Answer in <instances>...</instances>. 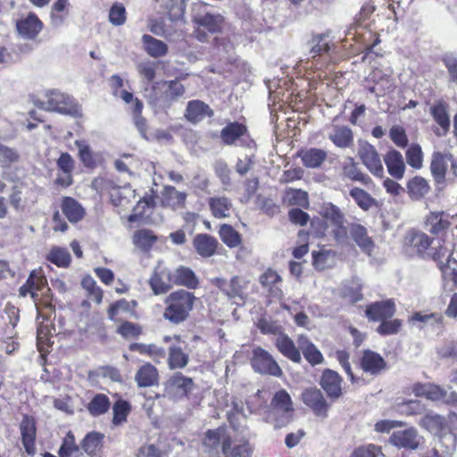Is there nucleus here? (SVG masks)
<instances>
[{"instance_id": "24", "label": "nucleus", "mask_w": 457, "mask_h": 457, "mask_svg": "<svg viewBox=\"0 0 457 457\" xmlns=\"http://www.w3.org/2000/svg\"><path fill=\"white\" fill-rule=\"evenodd\" d=\"M162 202L165 206L172 210H179L185 207L187 193L177 190L172 186H165L162 193Z\"/></svg>"}, {"instance_id": "56", "label": "nucleus", "mask_w": 457, "mask_h": 457, "mask_svg": "<svg viewBox=\"0 0 457 457\" xmlns=\"http://www.w3.org/2000/svg\"><path fill=\"white\" fill-rule=\"evenodd\" d=\"M228 420L234 429L240 428L239 415L245 418L243 402L233 398L231 401V408L227 411Z\"/></svg>"}, {"instance_id": "46", "label": "nucleus", "mask_w": 457, "mask_h": 457, "mask_svg": "<svg viewBox=\"0 0 457 457\" xmlns=\"http://www.w3.org/2000/svg\"><path fill=\"white\" fill-rule=\"evenodd\" d=\"M37 346L43 355L47 351L50 344V327L51 322L47 319H44L41 322H37Z\"/></svg>"}, {"instance_id": "55", "label": "nucleus", "mask_w": 457, "mask_h": 457, "mask_svg": "<svg viewBox=\"0 0 457 457\" xmlns=\"http://www.w3.org/2000/svg\"><path fill=\"white\" fill-rule=\"evenodd\" d=\"M110 407V402L105 395H96L88 403L87 410L94 415L98 416L105 413Z\"/></svg>"}, {"instance_id": "54", "label": "nucleus", "mask_w": 457, "mask_h": 457, "mask_svg": "<svg viewBox=\"0 0 457 457\" xmlns=\"http://www.w3.org/2000/svg\"><path fill=\"white\" fill-rule=\"evenodd\" d=\"M131 351H136L140 353H145L154 360H159L165 356V350L162 347H159L154 344L144 345L134 343L129 345Z\"/></svg>"}, {"instance_id": "26", "label": "nucleus", "mask_w": 457, "mask_h": 457, "mask_svg": "<svg viewBox=\"0 0 457 457\" xmlns=\"http://www.w3.org/2000/svg\"><path fill=\"white\" fill-rule=\"evenodd\" d=\"M193 245L199 255L207 258L214 254L218 246V241L208 234H198L194 238Z\"/></svg>"}, {"instance_id": "5", "label": "nucleus", "mask_w": 457, "mask_h": 457, "mask_svg": "<svg viewBox=\"0 0 457 457\" xmlns=\"http://www.w3.org/2000/svg\"><path fill=\"white\" fill-rule=\"evenodd\" d=\"M389 443L397 448L415 451L423 445L424 437L420 435L416 428L410 427L405 429L394 431L389 437Z\"/></svg>"}, {"instance_id": "35", "label": "nucleus", "mask_w": 457, "mask_h": 457, "mask_svg": "<svg viewBox=\"0 0 457 457\" xmlns=\"http://www.w3.org/2000/svg\"><path fill=\"white\" fill-rule=\"evenodd\" d=\"M328 138L339 148L350 147L353 143V131L346 126H335Z\"/></svg>"}, {"instance_id": "64", "label": "nucleus", "mask_w": 457, "mask_h": 457, "mask_svg": "<svg viewBox=\"0 0 457 457\" xmlns=\"http://www.w3.org/2000/svg\"><path fill=\"white\" fill-rule=\"evenodd\" d=\"M117 331L125 338H135L142 333V329L139 325L129 321L123 322L118 328Z\"/></svg>"}, {"instance_id": "27", "label": "nucleus", "mask_w": 457, "mask_h": 457, "mask_svg": "<svg viewBox=\"0 0 457 457\" xmlns=\"http://www.w3.org/2000/svg\"><path fill=\"white\" fill-rule=\"evenodd\" d=\"M452 158L453 156L450 154H442L440 152H435L433 154L430 169L437 183H441L445 180L447 163L448 162H452Z\"/></svg>"}, {"instance_id": "47", "label": "nucleus", "mask_w": 457, "mask_h": 457, "mask_svg": "<svg viewBox=\"0 0 457 457\" xmlns=\"http://www.w3.org/2000/svg\"><path fill=\"white\" fill-rule=\"evenodd\" d=\"M58 453L60 457H84L83 453L80 452L75 442V437L71 431L68 432L63 438Z\"/></svg>"}, {"instance_id": "43", "label": "nucleus", "mask_w": 457, "mask_h": 457, "mask_svg": "<svg viewBox=\"0 0 457 457\" xmlns=\"http://www.w3.org/2000/svg\"><path fill=\"white\" fill-rule=\"evenodd\" d=\"M419 425L430 433L437 434L444 429L445 420L441 415L430 411L420 420Z\"/></svg>"}, {"instance_id": "23", "label": "nucleus", "mask_w": 457, "mask_h": 457, "mask_svg": "<svg viewBox=\"0 0 457 457\" xmlns=\"http://www.w3.org/2000/svg\"><path fill=\"white\" fill-rule=\"evenodd\" d=\"M213 114L212 109L200 100L188 102L185 117L193 123L203 120L205 117H211Z\"/></svg>"}, {"instance_id": "32", "label": "nucleus", "mask_w": 457, "mask_h": 457, "mask_svg": "<svg viewBox=\"0 0 457 457\" xmlns=\"http://www.w3.org/2000/svg\"><path fill=\"white\" fill-rule=\"evenodd\" d=\"M342 176L353 181H358L363 185H370L372 182L370 177L363 173L353 158H348L342 166Z\"/></svg>"}, {"instance_id": "38", "label": "nucleus", "mask_w": 457, "mask_h": 457, "mask_svg": "<svg viewBox=\"0 0 457 457\" xmlns=\"http://www.w3.org/2000/svg\"><path fill=\"white\" fill-rule=\"evenodd\" d=\"M312 264L318 270L332 268L336 264V252L328 249L313 251Z\"/></svg>"}, {"instance_id": "7", "label": "nucleus", "mask_w": 457, "mask_h": 457, "mask_svg": "<svg viewBox=\"0 0 457 457\" xmlns=\"http://www.w3.org/2000/svg\"><path fill=\"white\" fill-rule=\"evenodd\" d=\"M212 283L229 299L239 298L244 301L246 297L245 289L249 281L243 277L234 276L229 281L221 278H215Z\"/></svg>"}, {"instance_id": "16", "label": "nucleus", "mask_w": 457, "mask_h": 457, "mask_svg": "<svg viewBox=\"0 0 457 457\" xmlns=\"http://www.w3.org/2000/svg\"><path fill=\"white\" fill-rule=\"evenodd\" d=\"M387 172L395 179H402L405 173V163L402 154L395 149L389 150L384 156Z\"/></svg>"}, {"instance_id": "33", "label": "nucleus", "mask_w": 457, "mask_h": 457, "mask_svg": "<svg viewBox=\"0 0 457 457\" xmlns=\"http://www.w3.org/2000/svg\"><path fill=\"white\" fill-rule=\"evenodd\" d=\"M104 435L99 432L88 433L81 443L83 451L89 457H101Z\"/></svg>"}, {"instance_id": "28", "label": "nucleus", "mask_w": 457, "mask_h": 457, "mask_svg": "<svg viewBox=\"0 0 457 457\" xmlns=\"http://www.w3.org/2000/svg\"><path fill=\"white\" fill-rule=\"evenodd\" d=\"M361 367L363 371L375 375L385 369L386 361L380 354L373 351L367 350L363 353L361 359Z\"/></svg>"}, {"instance_id": "10", "label": "nucleus", "mask_w": 457, "mask_h": 457, "mask_svg": "<svg viewBox=\"0 0 457 457\" xmlns=\"http://www.w3.org/2000/svg\"><path fill=\"white\" fill-rule=\"evenodd\" d=\"M453 218L444 211H431L424 218V227L432 235H443L452 226Z\"/></svg>"}, {"instance_id": "4", "label": "nucleus", "mask_w": 457, "mask_h": 457, "mask_svg": "<svg viewBox=\"0 0 457 457\" xmlns=\"http://www.w3.org/2000/svg\"><path fill=\"white\" fill-rule=\"evenodd\" d=\"M195 386L191 378L184 376L180 372H177L170 376L164 383V397L172 401H179L188 397Z\"/></svg>"}, {"instance_id": "3", "label": "nucleus", "mask_w": 457, "mask_h": 457, "mask_svg": "<svg viewBox=\"0 0 457 457\" xmlns=\"http://www.w3.org/2000/svg\"><path fill=\"white\" fill-rule=\"evenodd\" d=\"M193 21L198 26L195 30L196 38L204 42L207 40V35L204 32V29L210 33L220 32L224 19L219 13L206 11V6L199 4H195L193 9Z\"/></svg>"}, {"instance_id": "36", "label": "nucleus", "mask_w": 457, "mask_h": 457, "mask_svg": "<svg viewBox=\"0 0 457 457\" xmlns=\"http://www.w3.org/2000/svg\"><path fill=\"white\" fill-rule=\"evenodd\" d=\"M282 278L278 272L270 269L267 270L259 278L262 286L275 297H280L282 295V290L278 286Z\"/></svg>"}, {"instance_id": "6", "label": "nucleus", "mask_w": 457, "mask_h": 457, "mask_svg": "<svg viewBox=\"0 0 457 457\" xmlns=\"http://www.w3.org/2000/svg\"><path fill=\"white\" fill-rule=\"evenodd\" d=\"M412 391L416 396H425L431 401H441L445 403H457V394L447 392L445 388L434 384H415Z\"/></svg>"}, {"instance_id": "2", "label": "nucleus", "mask_w": 457, "mask_h": 457, "mask_svg": "<svg viewBox=\"0 0 457 457\" xmlns=\"http://www.w3.org/2000/svg\"><path fill=\"white\" fill-rule=\"evenodd\" d=\"M195 296L186 290L170 294L165 300L166 308L163 317L174 324L184 321L192 310Z\"/></svg>"}, {"instance_id": "17", "label": "nucleus", "mask_w": 457, "mask_h": 457, "mask_svg": "<svg viewBox=\"0 0 457 457\" xmlns=\"http://www.w3.org/2000/svg\"><path fill=\"white\" fill-rule=\"evenodd\" d=\"M395 312V305L392 300L376 302L367 306L366 315L372 320H384L391 318Z\"/></svg>"}, {"instance_id": "61", "label": "nucleus", "mask_w": 457, "mask_h": 457, "mask_svg": "<svg viewBox=\"0 0 457 457\" xmlns=\"http://www.w3.org/2000/svg\"><path fill=\"white\" fill-rule=\"evenodd\" d=\"M452 81H457V54L452 52L445 53L442 57Z\"/></svg>"}, {"instance_id": "50", "label": "nucleus", "mask_w": 457, "mask_h": 457, "mask_svg": "<svg viewBox=\"0 0 457 457\" xmlns=\"http://www.w3.org/2000/svg\"><path fill=\"white\" fill-rule=\"evenodd\" d=\"M57 165L59 169L66 175L65 179H57V182L65 186L71 185V173L74 169V161L72 157L67 153H62L57 160Z\"/></svg>"}, {"instance_id": "45", "label": "nucleus", "mask_w": 457, "mask_h": 457, "mask_svg": "<svg viewBox=\"0 0 457 457\" xmlns=\"http://www.w3.org/2000/svg\"><path fill=\"white\" fill-rule=\"evenodd\" d=\"M135 197L134 190L130 187H115L111 191V198L114 205L127 209Z\"/></svg>"}, {"instance_id": "11", "label": "nucleus", "mask_w": 457, "mask_h": 457, "mask_svg": "<svg viewBox=\"0 0 457 457\" xmlns=\"http://www.w3.org/2000/svg\"><path fill=\"white\" fill-rule=\"evenodd\" d=\"M358 154L363 165L374 176L382 178L384 176V167L376 148L367 142L360 145Z\"/></svg>"}, {"instance_id": "51", "label": "nucleus", "mask_w": 457, "mask_h": 457, "mask_svg": "<svg viewBox=\"0 0 457 457\" xmlns=\"http://www.w3.org/2000/svg\"><path fill=\"white\" fill-rule=\"evenodd\" d=\"M246 131L245 126L239 123H230L220 132V137L227 145L233 144L237 139L243 136Z\"/></svg>"}, {"instance_id": "37", "label": "nucleus", "mask_w": 457, "mask_h": 457, "mask_svg": "<svg viewBox=\"0 0 457 457\" xmlns=\"http://www.w3.org/2000/svg\"><path fill=\"white\" fill-rule=\"evenodd\" d=\"M157 237L149 229H140L132 237L133 245L143 253L149 252L156 243Z\"/></svg>"}, {"instance_id": "14", "label": "nucleus", "mask_w": 457, "mask_h": 457, "mask_svg": "<svg viewBox=\"0 0 457 457\" xmlns=\"http://www.w3.org/2000/svg\"><path fill=\"white\" fill-rule=\"evenodd\" d=\"M430 114L438 125V127L434 129L435 134L437 137H445L450 129V117L447 104L442 101L435 103L430 107Z\"/></svg>"}, {"instance_id": "62", "label": "nucleus", "mask_w": 457, "mask_h": 457, "mask_svg": "<svg viewBox=\"0 0 457 457\" xmlns=\"http://www.w3.org/2000/svg\"><path fill=\"white\" fill-rule=\"evenodd\" d=\"M391 140L398 146L404 148L408 145V137L405 129L399 125L393 126L389 131Z\"/></svg>"}, {"instance_id": "63", "label": "nucleus", "mask_w": 457, "mask_h": 457, "mask_svg": "<svg viewBox=\"0 0 457 457\" xmlns=\"http://www.w3.org/2000/svg\"><path fill=\"white\" fill-rule=\"evenodd\" d=\"M110 22L115 26L122 25L126 21V12L123 4H114L109 12Z\"/></svg>"}, {"instance_id": "34", "label": "nucleus", "mask_w": 457, "mask_h": 457, "mask_svg": "<svg viewBox=\"0 0 457 457\" xmlns=\"http://www.w3.org/2000/svg\"><path fill=\"white\" fill-rule=\"evenodd\" d=\"M350 235L358 246L365 253H370L374 247V243L368 236L367 229L360 224H352L350 227Z\"/></svg>"}, {"instance_id": "21", "label": "nucleus", "mask_w": 457, "mask_h": 457, "mask_svg": "<svg viewBox=\"0 0 457 457\" xmlns=\"http://www.w3.org/2000/svg\"><path fill=\"white\" fill-rule=\"evenodd\" d=\"M224 457H251L253 447L247 440L232 443L231 438L223 443Z\"/></svg>"}, {"instance_id": "48", "label": "nucleus", "mask_w": 457, "mask_h": 457, "mask_svg": "<svg viewBox=\"0 0 457 457\" xmlns=\"http://www.w3.org/2000/svg\"><path fill=\"white\" fill-rule=\"evenodd\" d=\"M350 196L354 200L356 204L362 210L368 211L375 205V199L365 190L353 187L349 192Z\"/></svg>"}, {"instance_id": "29", "label": "nucleus", "mask_w": 457, "mask_h": 457, "mask_svg": "<svg viewBox=\"0 0 457 457\" xmlns=\"http://www.w3.org/2000/svg\"><path fill=\"white\" fill-rule=\"evenodd\" d=\"M159 372L157 369L150 364L145 363L139 368L135 375V381L139 387H149L158 383Z\"/></svg>"}, {"instance_id": "59", "label": "nucleus", "mask_w": 457, "mask_h": 457, "mask_svg": "<svg viewBox=\"0 0 457 457\" xmlns=\"http://www.w3.org/2000/svg\"><path fill=\"white\" fill-rule=\"evenodd\" d=\"M113 419L114 425H120L125 422L127 416L130 411V405L126 401L120 400L113 405Z\"/></svg>"}, {"instance_id": "58", "label": "nucleus", "mask_w": 457, "mask_h": 457, "mask_svg": "<svg viewBox=\"0 0 457 457\" xmlns=\"http://www.w3.org/2000/svg\"><path fill=\"white\" fill-rule=\"evenodd\" d=\"M272 404L281 411L287 412L293 410L291 397L285 390H280L275 394Z\"/></svg>"}, {"instance_id": "39", "label": "nucleus", "mask_w": 457, "mask_h": 457, "mask_svg": "<svg viewBox=\"0 0 457 457\" xmlns=\"http://www.w3.org/2000/svg\"><path fill=\"white\" fill-rule=\"evenodd\" d=\"M230 436L227 434V430L224 428H218L216 429L208 430L204 439V445L209 450H215L221 445L223 450V443Z\"/></svg>"}, {"instance_id": "20", "label": "nucleus", "mask_w": 457, "mask_h": 457, "mask_svg": "<svg viewBox=\"0 0 457 457\" xmlns=\"http://www.w3.org/2000/svg\"><path fill=\"white\" fill-rule=\"evenodd\" d=\"M211 212L216 219H225L233 212L232 201L226 196H213L208 199Z\"/></svg>"}, {"instance_id": "44", "label": "nucleus", "mask_w": 457, "mask_h": 457, "mask_svg": "<svg viewBox=\"0 0 457 457\" xmlns=\"http://www.w3.org/2000/svg\"><path fill=\"white\" fill-rule=\"evenodd\" d=\"M46 259L59 268H68L71 262V255L68 249L60 246H53Z\"/></svg>"}, {"instance_id": "19", "label": "nucleus", "mask_w": 457, "mask_h": 457, "mask_svg": "<svg viewBox=\"0 0 457 457\" xmlns=\"http://www.w3.org/2000/svg\"><path fill=\"white\" fill-rule=\"evenodd\" d=\"M430 237L421 231L411 230L404 237L403 244L405 247L412 249V252L421 253L425 252L431 245Z\"/></svg>"}, {"instance_id": "41", "label": "nucleus", "mask_w": 457, "mask_h": 457, "mask_svg": "<svg viewBox=\"0 0 457 457\" xmlns=\"http://www.w3.org/2000/svg\"><path fill=\"white\" fill-rule=\"evenodd\" d=\"M189 361V356L183 349L176 345H172L169 348L168 365L170 370L183 369Z\"/></svg>"}, {"instance_id": "13", "label": "nucleus", "mask_w": 457, "mask_h": 457, "mask_svg": "<svg viewBox=\"0 0 457 457\" xmlns=\"http://www.w3.org/2000/svg\"><path fill=\"white\" fill-rule=\"evenodd\" d=\"M324 217L333 226L331 233H333L334 237L337 241L344 240L346 237L347 229L345 226V216L340 209L332 204H328L325 207Z\"/></svg>"}, {"instance_id": "52", "label": "nucleus", "mask_w": 457, "mask_h": 457, "mask_svg": "<svg viewBox=\"0 0 457 457\" xmlns=\"http://www.w3.org/2000/svg\"><path fill=\"white\" fill-rule=\"evenodd\" d=\"M283 201L290 205L305 207L308 205V194L301 189L287 188L285 191Z\"/></svg>"}, {"instance_id": "60", "label": "nucleus", "mask_w": 457, "mask_h": 457, "mask_svg": "<svg viewBox=\"0 0 457 457\" xmlns=\"http://www.w3.org/2000/svg\"><path fill=\"white\" fill-rule=\"evenodd\" d=\"M311 53L313 56L321 55L330 49L331 42L325 35H316L312 39Z\"/></svg>"}, {"instance_id": "8", "label": "nucleus", "mask_w": 457, "mask_h": 457, "mask_svg": "<svg viewBox=\"0 0 457 457\" xmlns=\"http://www.w3.org/2000/svg\"><path fill=\"white\" fill-rule=\"evenodd\" d=\"M252 366L256 372L261 374H269L276 377H279L282 374V370L276 361L267 351L261 347L253 350Z\"/></svg>"}, {"instance_id": "30", "label": "nucleus", "mask_w": 457, "mask_h": 457, "mask_svg": "<svg viewBox=\"0 0 457 457\" xmlns=\"http://www.w3.org/2000/svg\"><path fill=\"white\" fill-rule=\"evenodd\" d=\"M276 346L284 356L292 361L297 363L301 361L300 349L295 345V343L288 336L279 334L276 339Z\"/></svg>"}, {"instance_id": "53", "label": "nucleus", "mask_w": 457, "mask_h": 457, "mask_svg": "<svg viewBox=\"0 0 457 457\" xmlns=\"http://www.w3.org/2000/svg\"><path fill=\"white\" fill-rule=\"evenodd\" d=\"M220 237L222 242L230 248L241 244V236L230 225L223 224L220 228Z\"/></svg>"}, {"instance_id": "57", "label": "nucleus", "mask_w": 457, "mask_h": 457, "mask_svg": "<svg viewBox=\"0 0 457 457\" xmlns=\"http://www.w3.org/2000/svg\"><path fill=\"white\" fill-rule=\"evenodd\" d=\"M407 163L414 169H420L423 162V153L420 145L412 144L406 151Z\"/></svg>"}, {"instance_id": "49", "label": "nucleus", "mask_w": 457, "mask_h": 457, "mask_svg": "<svg viewBox=\"0 0 457 457\" xmlns=\"http://www.w3.org/2000/svg\"><path fill=\"white\" fill-rule=\"evenodd\" d=\"M173 278L174 284L183 285L189 288H195L198 284V280L193 270L185 267L177 269Z\"/></svg>"}, {"instance_id": "9", "label": "nucleus", "mask_w": 457, "mask_h": 457, "mask_svg": "<svg viewBox=\"0 0 457 457\" xmlns=\"http://www.w3.org/2000/svg\"><path fill=\"white\" fill-rule=\"evenodd\" d=\"M165 87V91L162 99L153 96L152 93H147L145 89V96L149 98L151 104L162 107L170 106L174 101L179 100L185 94V87L178 80L163 81L162 83Z\"/></svg>"}, {"instance_id": "42", "label": "nucleus", "mask_w": 457, "mask_h": 457, "mask_svg": "<svg viewBox=\"0 0 457 457\" xmlns=\"http://www.w3.org/2000/svg\"><path fill=\"white\" fill-rule=\"evenodd\" d=\"M429 189L428 183L422 177L416 176L407 183L408 194L414 200L421 199L428 193Z\"/></svg>"}, {"instance_id": "18", "label": "nucleus", "mask_w": 457, "mask_h": 457, "mask_svg": "<svg viewBox=\"0 0 457 457\" xmlns=\"http://www.w3.org/2000/svg\"><path fill=\"white\" fill-rule=\"evenodd\" d=\"M341 382L342 379L338 373L331 370H324L320 378L321 387L327 393L328 396L331 398H337L341 395Z\"/></svg>"}, {"instance_id": "40", "label": "nucleus", "mask_w": 457, "mask_h": 457, "mask_svg": "<svg viewBox=\"0 0 457 457\" xmlns=\"http://www.w3.org/2000/svg\"><path fill=\"white\" fill-rule=\"evenodd\" d=\"M142 41L145 50L152 57L158 58L167 54V45L162 40L154 38L150 35H144Z\"/></svg>"}, {"instance_id": "1", "label": "nucleus", "mask_w": 457, "mask_h": 457, "mask_svg": "<svg viewBox=\"0 0 457 457\" xmlns=\"http://www.w3.org/2000/svg\"><path fill=\"white\" fill-rule=\"evenodd\" d=\"M33 104L45 111H54L73 117H81L82 107L71 96L62 92L52 90L43 96L33 98Z\"/></svg>"}, {"instance_id": "25", "label": "nucleus", "mask_w": 457, "mask_h": 457, "mask_svg": "<svg viewBox=\"0 0 457 457\" xmlns=\"http://www.w3.org/2000/svg\"><path fill=\"white\" fill-rule=\"evenodd\" d=\"M299 156L306 168L317 169L326 161L328 153L323 149L312 147L302 150Z\"/></svg>"}, {"instance_id": "31", "label": "nucleus", "mask_w": 457, "mask_h": 457, "mask_svg": "<svg viewBox=\"0 0 457 457\" xmlns=\"http://www.w3.org/2000/svg\"><path fill=\"white\" fill-rule=\"evenodd\" d=\"M298 348L303 352L306 361L312 365H317L323 362V355L320 351L309 341L307 337L300 336L297 339Z\"/></svg>"}, {"instance_id": "22", "label": "nucleus", "mask_w": 457, "mask_h": 457, "mask_svg": "<svg viewBox=\"0 0 457 457\" xmlns=\"http://www.w3.org/2000/svg\"><path fill=\"white\" fill-rule=\"evenodd\" d=\"M61 209L62 213L71 223L79 222L85 216V210L81 204L76 199L70 196L62 197Z\"/></svg>"}, {"instance_id": "12", "label": "nucleus", "mask_w": 457, "mask_h": 457, "mask_svg": "<svg viewBox=\"0 0 457 457\" xmlns=\"http://www.w3.org/2000/svg\"><path fill=\"white\" fill-rule=\"evenodd\" d=\"M174 285L173 275L162 262H158L150 278V286L154 295L166 293Z\"/></svg>"}, {"instance_id": "15", "label": "nucleus", "mask_w": 457, "mask_h": 457, "mask_svg": "<svg viewBox=\"0 0 457 457\" xmlns=\"http://www.w3.org/2000/svg\"><path fill=\"white\" fill-rule=\"evenodd\" d=\"M302 398L303 403L308 405L317 416L322 418L327 417L328 405L319 389H306L303 393Z\"/></svg>"}]
</instances>
